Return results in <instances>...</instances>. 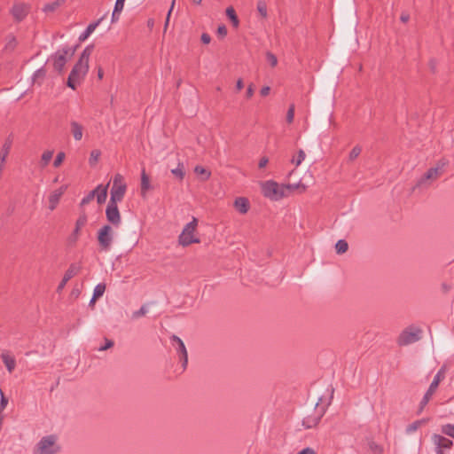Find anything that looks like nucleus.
<instances>
[{"mask_svg": "<svg viewBox=\"0 0 454 454\" xmlns=\"http://www.w3.org/2000/svg\"><path fill=\"white\" fill-rule=\"evenodd\" d=\"M77 48L78 45H75L74 47H64L61 50H58L49 58L48 61L51 60L54 70L61 74L65 65L74 55Z\"/></svg>", "mask_w": 454, "mask_h": 454, "instance_id": "nucleus-1", "label": "nucleus"}, {"mask_svg": "<svg viewBox=\"0 0 454 454\" xmlns=\"http://www.w3.org/2000/svg\"><path fill=\"white\" fill-rule=\"evenodd\" d=\"M447 371V366L444 364L442 365L440 370L435 374L433 381L431 382L427 391L424 395L422 400L419 403V408L418 410V414L421 413L426 405L429 403L430 399L432 398L433 395L435 393L440 382L444 380L445 373Z\"/></svg>", "mask_w": 454, "mask_h": 454, "instance_id": "nucleus-2", "label": "nucleus"}, {"mask_svg": "<svg viewBox=\"0 0 454 454\" xmlns=\"http://www.w3.org/2000/svg\"><path fill=\"white\" fill-rule=\"evenodd\" d=\"M262 192L264 197L271 200H279L286 196L285 187L279 186V184L273 180L262 183Z\"/></svg>", "mask_w": 454, "mask_h": 454, "instance_id": "nucleus-3", "label": "nucleus"}, {"mask_svg": "<svg viewBox=\"0 0 454 454\" xmlns=\"http://www.w3.org/2000/svg\"><path fill=\"white\" fill-rule=\"evenodd\" d=\"M197 225V218L192 217V220L184 226L182 233L178 237V242L181 246L188 247L193 243L200 242V239L195 238L193 235L196 231Z\"/></svg>", "mask_w": 454, "mask_h": 454, "instance_id": "nucleus-4", "label": "nucleus"}, {"mask_svg": "<svg viewBox=\"0 0 454 454\" xmlns=\"http://www.w3.org/2000/svg\"><path fill=\"white\" fill-rule=\"evenodd\" d=\"M422 330L419 327L410 325L405 328L397 338V344L400 347L414 343L421 339Z\"/></svg>", "mask_w": 454, "mask_h": 454, "instance_id": "nucleus-5", "label": "nucleus"}, {"mask_svg": "<svg viewBox=\"0 0 454 454\" xmlns=\"http://www.w3.org/2000/svg\"><path fill=\"white\" fill-rule=\"evenodd\" d=\"M127 190V185L123 182V176L121 174H116L113 180V186L110 192L111 197L109 201L121 202L123 200Z\"/></svg>", "mask_w": 454, "mask_h": 454, "instance_id": "nucleus-6", "label": "nucleus"}, {"mask_svg": "<svg viewBox=\"0 0 454 454\" xmlns=\"http://www.w3.org/2000/svg\"><path fill=\"white\" fill-rule=\"evenodd\" d=\"M88 71L89 68L86 67H84V66H81L80 64L75 63L67 77V87L74 90H76L77 85L81 83Z\"/></svg>", "mask_w": 454, "mask_h": 454, "instance_id": "nucleus-7", "label": "nucleus"}, {"mask_svg": "<svg viewBox=\"0 0 454 454\" xmlns=\"http://www.w3.org/2000/svg\"><path fill=\"white\" fill-rule=\"evenodd\" d=\"M39 454H56L59 447L56 445V436L53 434L43 437L37 443Z\"/></svg>", "mask_w": 454, "mask_h": 454, "instance_id": "nucleus-8", "label": "nucleus"}, {"mask_svg": "<svg viewBox=\"0 0 454 454\" xmlns=\"http://www.w3.org/2000/svg\"><path fill=\"white\" fill-rule=\"evenodd\" d=\"M98 241L101 250L107 251L113 242V229L109 224H105L98 231Z\"/></svg>", "mask_w": 454, "mask_h": 454, "instance_id": "nucleus-9", "label": "nucleus"}, {"mask_svg": "<svg viewBox=\"0 0 454 454\" xmlns=\"http://www.w3.org/2000/svg\"><path fill=\"white\" fill-rule=\"evenodd\" d=\"M321 401H322V398H319L318 402L315 405V412L317 414L308 415L307 417H305L303 419L302 426L306 429H310V428L316 427L319 424L324 414L325 413V411H326L325 407H321L318 411H317V409L319 406V402H321Z\"/></svg>", "mask_w": 454, "mask_h": 454, "instance_id": "nucleus-10", "label": "nucleus"}, {"mask_svg": "<svg viewBox=\"0 0 454 454\" xmlns=\"http://www.w3.org/2000/svg\"><path fill=\"white\" fill-rule=\"evenodd\" d=\"M434 444L435 445L436 454H448L453 446V442L441 434H434L432 436Z\"/></svg>", "mask_w": 454, "mask_h": 454, "instance_id": "nucleus-11", "label": "nucleus"}, {"mask_svg": "<svg viewBox=\"0 0 454 454\" xmlns=\"http://www.w3.org/2000/svg\"><path fill=\"white\" fill-rule=\"evenodd\" d=\"M117 204L118 203L108 201L106 209V216L107 221L115 227H118L121 222V217Z\"/></svg>", "mask_w": 454, "mask_h": 454, "instance_id": "nucleus-12", "label": "nucleus"}, {"mask_svg": "<svg viewBox=\"0 0 454 454\" xmlns=\"http://www.w3.org/2000/svg\"><path fill=\"white\" fill-rule=\"evenodd\" d=\"M170 340L173 346L176 345V350L180 356L182 367L185 370L188 364V354L184 341L176 335H172Z\"/></svg>", "mask_w": 454, "mask_h": 454, "instance_id": "nucleus-13", "label": "nucleus"}, {"mask_svg": "<svg viewBox=\"0 0 454 454\" xmlns=\"http://www.w3.org/2000/svg\"><path fill=\"white\" fill-rule=\"evenodd\" d=\"M30 5L25 3H16L12 7L10 12L16 22L22 21L29 13Z\"/></svg>", "mask_w": 454, "mask_h": 454, "instance_id": "nucleus-14", "label": "nucleus"}, {"mask_svg": "<svg viewBox=\"0 0 454 454\" xmlns=\"http://www.w3.org/2000/svg\"><path fill=\"white\" fill-rule=\"evenodd\" d=\"M80 270H81V266H79L75 263L70 264L69 268L66 270L62 280L60 281V283L59 284V286L57 287V292H60L65 287L67 283L72 278H74L75 275H77L80 272Z\"/></svg>", "mask_w": 454, "mask_h": 454, "instance_id": "nucleus-15", "label": "nucleus"}, {"mask_svg": "<svg viewBox=\"0 0 454 454\" xmlns=\"http://www.w3.org/2000/svg\"><path fill=\"white\" fill-rule=\"evenodd\" d=\"M444 163L441 166L438 164L435 168H430L421 177V179L418 182L417 185L420 186L424 182L427 180H435L442 174V167Z\"/></svg>", "mask_w": 454, "mask_h": 454, "instance_id": "nucleus-16", "label": "nucleus"}, {"mask_svg": "<svg viewBox=\"0 0 454 454\" xmlns=\"http://www.w3.org/2000/svg\"><path fill=\"white\" fill-rule=\"evenodd\" d=\"M67 189V186L63 185L59 187V189L55 190L51 195L49 196V209L51 211L54 210L62 195L64 194L65 191Z\"/></svg>", "mask_w": 454, "mask_h": 454, "instance_id": "nucleus-17", "label": "nucleus"}, {"mask_svg": "<svg viewBox=\"0 0 454 454\" xmlns=\"http://www.w3.org/2000/svg\"><path fill=\"white\" fill-rule=\"evenodd\" d=\"M94 50V44H90L84 48L82 51L79 59L77 60L76 64H80L81 66H84L87 68H89V59L93 52Z\"/></svg>", "mask_w": 454, "mask_h": 454, "instance_id": "nucleus-18", "label": "nucleus"}, {"mask_svg": "<svg viewBox=\"0 0 454 454\" xmlns=\"http://www.w3.org/2000/svg\"><path fill=\"white\" fill-rule=\"evenodd\" d=\"M234 207L240 214H246L250 208L249 200L245 197H239L234 201Z\"/></svg>", "mask_w": 454, "mask_h": 454, "instance_id": "nucleus-19", "label": "nucleus"}, {"mask_svg": "<svg viewBox=\"0 0 454 454\" xmlns=\"http://www.w3.org/2000/svg\"><path fill=\"white\" fill-rule=\"evenodd\" d=\"M83 126L76 121H71L70 122V132L74 137V140L80 141L82 138Z\"/></svg>", "mask_w": 454, "mask_h": 454, "instance_id": "nucleus-20", "label": "nucleus"}, {"mask_svg": "<svg viewBox=\"0 0 454 454\" xmlns=\"http://www.w3.org/2000/svg\"><path fill=\"white\" fill-rule=\"evenodd\" d=\"M1 358L3 363L4 364L7 371L12 373L16 367V361L13 356H12L8 352H3L1 354Z\"/></svg>", "mask_w": 454, "mask_h": 454, "instance_id": "nucleus-21", "label": "nucleus"}, {"mask_svg": "<svg viewBox=\"0 0 454 454\" xmlns=\"http://www.w3.org/2000/svg\"><path fill=\"white\" fill-rule=\"evenodd\" d=\"M6 43L4 48V51L5 52H12L18 46V40L13 34H9L6 37Z\"/></svg>", "mask_w": 454, "mask_h": 454, "instance_id": "nucleus-22", "label": "nucleus"}, {"mask_svg": "<svg viewBox=\"0 0 454 454\" xmlns=\"http://www.w3.org/2000/svg\"><path fill=\"white\" fill-rule=\"evenodd\" d=\"M103 17L95 22L90 23L86 29L79 35V41H85L102 21Z\"/></svg>", "mask_w": 454, "mask_h": 454, "instance_id": "nucleus-23", "label": "nucleus"}, {"mask_svg": "<svg viewBox=\"0 0 454 454\" xmlns=\"http://www.w3.org/2000/svg\"><path fill=\"white\" fill-rule=\"evenodd\" d=\"M87 221V215L84 211H82L75 222L74 229L73 231L75 232V234H80L82 228L86 225Z\"/></svg>", "mask_w": 454, "mask_h": 454, "instance_id": "nucleus-24", "label": "nucleus"}, {"mask_svg": "<svg viewBox=\"0 0 454 454\" xmlns=\"http://www.w3.org/2000/svg\"><path fill=\"white\" fill-rule=\"evenodd\" d=\"M151 189L150 178L145 170L143 169L141 173V195L145 196V192Z\"/></svg>", "mask_w": 454, "mask_h": 454, "instance_id": "nucleus-25", "label": "nucleus"}, {"mask_svg": "<svg viewBox=\"0 0 454 454\" xmlns=\"http://www.w3.org/2000/svg\"><path fill=\"white\" fill-rule=\"evenodd\" d=\"M46 76V69L44 67L37 69L32 77L33 83H38L39 85L42 84L43 81L44 80Z\"/></svg>", "mask_w": 454, "mask_h": 454, "instance_id": "nucleus-26", "label": "nucleus"}, {"mask_svg": "<svg viewBox=\"0 0 454 454\" xmlns=\"http://www.w3.org/2000/svg\"><path fill=\"white\" fill-rule=\"evenodd\" d=\"M65 1L66 0H55L51 3H48L43 6V11L44 12H53L59 7H60L65 3Z\"/></svg>", "mask_w": 454, "mask_h": 454, "instance_id": "nucleus-27", "label": "nucleus"}, {"mask_svg": "<svg viewBox=\"0 0 454 454\" xmlns=\"http://www.w3.org/2000/svg\"><path fill=\"white\" fill-rule=\"evenodd\" d=\"M226 16L229 18V20L231 21L232 26L234 27H238L239 25V20L236 14V12L232 6H229L226 9Z\"/></svg>", "mask_w": 454, "mask_h": 454, "instance_id": "nucleus-28", "label": "nucleus"}, {"mask_svg": "<svg viewBox=\"0 0 454 454\" xmlns=\"http://www.w3.org/2000/svg\"><path fill=\"white\" fill-rule=\"evenodd\" d=\"M427 421H428V419H422L419 420H416V421L412 422L411 424H410L406 427L405 431L407 434H411V433L415 432L419 427L426 424Z\"/></svg>", "mask_w": 454, "mask_h": 454, "instance_id": "nucleus-29", "label": "nucleus"}, {"mask_svg": "<svg viewBox=\"0 0 454 454\" xmlns=\"http://www.w3.org/2000/svg\"><path fill=\"white\" fill-rule=\"evenodd\" d=\"M194 172L198 175H200L201 176V179L202 181H207L210 178L211 176V172L209 170H207V168H205L204 167L202 166H196L195 168H194Z\"/></svg>", "mask_w": 454, "mask_h": 454, "instance_id": "nucleus-30", "label": "nucleus"}, {"mask_svg": "<svg viewBox=\"0 0 454 454\" xmlns=\"http://www.w3.org/2000/svg\"><path fill=\"white\" fill-rule=\"evenodd\" d=\"M256 8H257V12H259L260 16L262 19L268 18L267 4H266L265 0H259L257 2Z\"/></svg>", "mask_w": 454, "mask_h": 454, "instance_id": "nucleus-31", "label": "nucleus"}, {"mask_svg": "<svg viewBox=\"0 0 454 454\" xmlns=\"http://www.w3.org/2000/svg\"><path fill=\"white\" fill-rule=\"evenodd\" d=\"M171 173L179 180H183L185 175L184 163L179 162L177 167L171 170Z\"/></svg>", "mask_w": 454, "mask_h": 454, "instance_id": "nucleus-32", "label": "nucleus"}, {"mask_svg": "<svg viewBox=\"0 0 454 454\" xmlns=\"http://www.w3.org/2000/svg\"><path fill=\"white\" fill-rule=\"evenodd\" d=\"M107 188L108 184H106L105 187L102 186L100 192L97 194V202L100 205L106 202L107 197Z\"/></svg>", "mask_w": 454, "mask_h": 454, "instance_id": "nucleus-33", "label": "nucleus"}, {"mask_svg": "<svg viewBox=\"0 0 454 454\" xmlns=\"http://www.w3.org/2000/svg\"><path fill=\"white\" fill-rule=\"evenodd\" d=\"M348 248V242L344 239H340L335 245L337 254H344Z\"/></svg>", "mask_w": 454, "mask_h": 454, "instance_id": "nucleus-34", "label": "nucleus"}, {"mask_svg": "<svg viewBox=\"0 0 454 454\" xmlns=\"http://www.w3.org/2000/svg\"><path fill=\"white\" fill-rule=\"evenodd\" d=\"M441 432L443 434L450 436L454 438V425L453 424H445L442 426Z\"/></svg>", "mask_w": 454, "mask_h": 454, "instance_id": "nucleus-35", "label": "nucleus"}, {"mask_svg": "<svg viewBox=\"0 0 454 454\" xmlns=\"http://www.w3.org/2000/svg\"><path fill=\"white\" fill-rule=\"evenodd\" d=\"M101 155V152L99 150H92L90 152L89 163L90 166H95L97 162L98 161V159Z\"/></svg>", "mask_w": 454, "mask_h": 454, "instance_id": "nucleus-36", "label": "nucleus"}, {"mask_svg": "<svg viewBox=\"0 0 454 454\" xmlns=\"http://www.w3.org/2000/svg\"><path fill=\"white\" fill-rule=\"evenodd\" d=\"M106 291V285L105 284H98L94 288L93 296L95 299L100 298Z\"/></svg>", "mask_w": 454, "mask_h": 454, "instance_id": "nucleus-37", "label": "nucleus"}, {"mask_svg": "<svg viewBox=\"0 0 454 454\" xmlns=\"http://www.w3.org/2000/svg\"><path fill=\"white\" fill-rule=\"evenodd\" d=\"M52 155H53V152L52 151H45L42 154L41 164H42L43 167H46L49 164L50 160L52 158Z\"/></svg>", "mask_w": 454, "mask_h": 454, "instance_id": "nucleus-38", "label": "nucleus"}, {"mask_svg": "<svg viewBox=\"0 0 454 454\" xmlns=\"http://www.w3.org/2000/svg\"><path fill=\"white\" fill-rule=\"evenodd\" d=\"M305 159V153L303 150L300 149L298 151V155H297V158H293L292 159V163L295 164L296 166H299Z\"/></svg>", "mask_w": 454, "mask_h": 454, "instance_id": "nucleus-39", "label": "nucleus"}, {"mask_svg": "<svg viewBox=\"0 0 454 454\" xmlns=\"http://www.w3.org/2000/svg\"><path fill=\"white\" fill-rule=\"evenodd\" d=\"M266 59L272 67H275L278 64V59L276 55L270 51L266 52Z\"/></svg>", "mask_w": 454, "mask_h": 454, "instance_id": "nucleus-40", "label": "nucleus"}, {"mask_svg": "<svg viewBox=\"0 0 454 454\" xmlns=\"http://www.w3.org/2000/svg\"><path fill=\"white\" fill-rule=\"evenodd\" d=\"M294 109L295 106L294 104L290 105L287 113H286V121L287 123H292L294 118Z\"/></svg>", "mask_w": 454, "mask_h": 454, "instance_id": "nucleus-41", "label": "nucleus"}, {"mask_svg": "<svg viewBox=\"0 0 454 454\" xmlns=\"http://www.w3.org/2000/svg\"><path fill=\"white\" fill-rule=\"evenodd\" d=\"M362 148L358 145H356L349 153V160L352 161L356 160L361 153Z\"/></svg>", "mask_w": 454, "mask_h": 454, "instance_id": "nucleus-42", "label": "nucleus"}, {"mask_svg": "<svg viewBox=\"0 0 454 454\" xmlns=\"http://www.w3.org/2000/svg\"><path fill=\"white\" fill-rule=\"evenodd\" d=\"M369 447H370V450L374 454H382V452H383V448L381 446H380L379 444H377L376 442H371L369 443Z\"/></svg>", "mask_w": 454, "mask_h": 454, "instance_id": "nucleus-43", "label": "nucleus"}, {"mask_svg": "<svg viewBox=\"0 0 454 454\" xmlns=\"http://www.w3.org/2000/svg\"><path fill=\"white\" fill-rule=\"evenodd\" d=\"M65 156H66V155H65V153H63V152H59V153L57 154V156H56V158H55V160H54V161H53V166H54L55 168L59 167V166L62 164V162H63V160H64V159H65Z\"/></svg>", "mask_w": 454, "mask_h": 454, "instance_id": "nucleus-44", "label": "nucleus"}, {"mask_svg": "<svg viewBox=\"0 0 454 454\" xmlns=\"http://www.w3.org/2000/svg\"><path fill=\"white\" fill-rule=\"evenodd\" d=\"M147 313V309L145 305H143L138 310L134 311L132 314L133 318H138L140 317H144Z\"/></svg>", "mask_w": 454, "mask_h": 454, "instance_id": "nucleus-45", "label": "nucleus"}, {"mask_svg": "<svg viewBox=\"0 0 454 454\" xmlns=\"http://www.w3.org/2000/svg\"><path fill=\"white\" fill-rule=\"evenodd\" d=\"M80 234H75V232L72 231L70 236L67 238V243L69 246H74L79 239Z\"/></svg>", "mask_w": 454, "mask_h": 454, "instance_id": "nucleus-46", "label": "nucleus"}, {"mask_svg": "<svg viewBox=\"0 0 454 454\" xmlns=\"http://www.w3.org/2000/svg\"><path fill=\"white\" fill-rule=\"evenodd\" d=\"M94 199L93 192H89L84 198H82L80 206L83 207L84 205L89 204Z\"/></svg>", "mask_w": 454, "mask_h": 454, "instance_id": "nucleus-47", "label": "nucleus"}, {"mask_svg": "<svg viewBox=\"0 0 454 454\" xmlns=\"http://www.w3.org/2000/svg\"><path fill=\"white\" fill-rule=\"evenodd\" d=\"M8 404V398L4 395L3 392H1L0 397V411H2L6 405Z\"/></svg>", "mask_w": 454, "mask_h": 454, "instance_id": "nucleus-48", "label": "nucleus"}, {"mask_svg": "<svg viewBox=\"0 0 454 454\" xmlns=\"http://www.w3.org/2000/svg\"><path fill=\"white\" fill-rule=\"evenodd\" d=\"M125 0H116L114 4L115 12H121L124 7Z\"/></svg>", "mask_w": 454, "mask_h": 454, "instance_id": "nucleus-49", "label": "nucleus"}, {"mask_svg": "<svg viewBox=\"0 0 454 454\" xmlns=\"http://www.w3.org/2000/svg\"><path fill=\"white\" fill-rule=\"evenodd\" d=\"M11 145H12V141L11 140H7L4 145H3V148H2V153H4V154H7L9 153L10 152V149H11Z\"/></svg>", "mask_w": 454, "mask_h": 454, "instance_id": "nucleus-50", "label": "nucleus"}, {"mask_svg": "<svg viewBox=\"0 0 454 454\" xmlns=\"http://www.w3.org/2000/svg\"><path fill=\"white\" fill-rule=\"evenodd\" d=\"M114 341L112 340L106 339V344L98 348L100 351L106 350L114 346Z\"/></svg>", "mask_w": 454, "mask_h": 454, "instance_id": "nucleus-51", "label": "nucleus"}, {"mask_svg": "<svg viewBox=\"0 0 454 454\" xmlns=\"http://www.w3.org/2000/svg\"><path fill=\"white\" fill-rule=\"evenodd\" d=\"M217 35L221 37H224L227 35V28L224 25H221L218 27Z\"/></svg>", "mask_w": 454, "mask_h": 454, "instance_id": "nucleus-52", "label": "nucleus"}, {"mask_svg": "<svg viewBox=\"0 0 454 454\" xmlns=\"http://www.w3.org/2000/svg\"><path fill=\"white\" fill-rule=\"evenodd\" d=\"M174 4H175V0H173L172 4H171V7H170V9H169V11H168V15H167V18H166V21H165V24H164V31H166V30H167V27H168V23H169V18H170L171 12H172V10H173V8H174Z\"/></svg>", "mask_w": 454, "mask_h": 454, "instance_id": "nucleus-53", "label": "nucleus"}, {"mask_svg": "<svg viewBox=\"0 0 454 454\" xmlns=\"http://www.w3.org/2000/svg\"><path fill=\"white\" fill-rule=\"evenodd\" d=\"M254 85L253 84L248 85L247 91H246V98L247 99L251 98L254 95Z\"/></svg>", "mask_w": 454, "mask_h": 454, "instance_id": "nucleus-54", "label": "nucleus"}, {"mask_svg": "<svg viewBox=\"0 0 454 454\" xmlns=\"http://www.w3.org/2000/svg\"><path fill=\"white\" fill-rule=\"evenodd\" d=\"M282 186L285 187V191L289 190L291 192H294L300 187V184H288L286 185L283 184Z\"/></svg>", "mask_w": 454, "mask_h": 454, "instance_id": "nucleus-55", "label": "nucleus"}, {"mask_svg": "<svg viewBox=\"0 0 454 454\" xmlns=\"http://www.w3.org/2000/svg\"><path fill=\"white\" fill-rule=\"evenodd\" d=\"M200 39L204 44H208L211 42V36L207 33H203Z\"/></svg>", "mask_w": 454, "mask_h": 454, "instance_id": "nucleus-56", "label": "nucleus"}, {"mask_svg": "<svg viewBox=\"0 0 454 454\" xmlns=\"http://www.w3.org/2000/svg\"><path fill=\"white\" fill-rule=\"evenodd\" d=\"M297 454H317V453L312 448L307 447V448L301 450V451H299Z\"/></svg>", "mask_w": 454, "mask_h": 454, "instance_id": "nucleus-57", "label": "nucleus"}, {"mask_svg": "<svg viewBox=\"0 0 454 454\" xmlns=\"http://www.w3.org/2000/svg\"><path fill=\"white\" fill-rule=\"evenodd\" d=\"M270 88L269 86H264L260 90V94L262 97L268 96L270 94Z\"/></svg>", "mask_w": 454, "mask_h": 454, "instance_id": "nucleus-58", "label": "nucleus"}, {"mask_svg": "<svg viewBox=\"0 0 454 454\" xmlns=\"http://www.w3.org/2000/svg\"><path fill=\"white\" fill-rule=\"evenodd\" d=\"M268 161L269 160L267 157L261 158L258 164L259 168H264L267 165Z\"/></svg>", "mask_w": 454, "mask_h": 454, "instance_id": "nucleus-59", "label": "nucleus"}, {"mask_svg": "<svg viewBox=\"0 0 454 454\" xmlns=\"http://www.w3.org/2000/svg\"><path fill=\"white\" fill-rule=\"evenodd\" d=\"M400 20L403 23H407L410 20V14L408 12H403L401 14Z\"/></svg>", "mask_w": 454, "mask_h": 454, "instance_id": "nucleus-60", "label": "nucleus"}, {"mask_svg": "<svg viewBox=\"0 0 454 454\" xmlns=\"http://www.w3.org/2000/svg\"><path fill=\"white\" fill-rule=\"evenodd\" d=\"M244 88V82L241 78L238 79L236 82V90L238 91L241 90Z\"/></svg>", "mask_w": 454, "mask_h": 454, "instance_id": "nucleus-61", "label": "nucleus"}, {"mask_svg": "<svg viewBox=\"0 0 454 454\" xmlns=\"http://www.w3.org/2000/svg\"><path fill=\"white\" fill-rule=\"evenodd\" d=\"M429 67L433 73H435L436 71V61L434 59H430L429 61Z\"/></svg>", "mask_w": 454, "mask_h": 454, "instance_id": "nucleus-62", "label": "nucleus"}, {"mask_svg": "<svg viewBox=\"0 0 454 454\" xmlns=\"http://www.w3.org/2000/svg\"><path fill=\"white\" fill-rule=\"evenodd\" d=\"M121 12H115V9L114 8V12H113V14H112V22H115L119 20V14Z\"/></svg>", "mask_w": 454, "mask_h": 454, "instance_id": "nucleus-63", "label": "nucleus"}, {"mask_svg": "<svg viewBox=\"0 0 454 454\" xmlns=\"http://www.w3.org/2000/svg\"><path fill=\"white\" fill-rule=\"evenodd\" d=\"M103 77H104V70H103V68L101 67H98V78L99 80H102Z\"/></svg>", "mask_w": 454, "mask_h": 454, "instance_id": "nucleus-64", "label": "nucleus"}]
</instances>
